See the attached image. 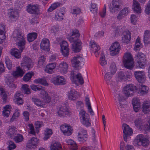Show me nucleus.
Masks as SVG:
<instances>
[{
    "label": "nucleus",
    "instance_id": "6",
    "mask_svg": "<svg viewBox=\"0 0 150 150\" xmlns=\"http://www.w3.org/2000/svg\"><path fill=\"white\" fill-rule=\"evenodd\" d=\"M40 94L42 99L40 100L37 98H35L34 100V102L37 106L44 107L47 104L50 102L51 98L48 96V93L45 90L41 91Z\"/></svg>",
    "mask_w": 150,
    "mask_h": 150
},
{
    "label": "nucleus",
    "instance_id": "4",
    "mask_svg": "<svg viewBox=\"0 0 150 150\" xmlns=\"http://www.w3.org/2000/svg\"><path fill=\"white\" fill-rule=\"evenodd\" d=\"M13 37L16 41L17 45L21 52L25 48V40L24 34L22 30L18 29L15 30L13 35Z\"/></svg>",
    "mask_w": 150,
    "mask_h": 150
},
{
    "label": "nucleus",
    "instance_id": "52",
    "mask_svg": "<svg viewBox=\"0 0 150 150\" xmlns=\"http://www.w3.org/2000/svg\"><path fill=\"white\" fill-rule=\"evenodd\" d=\"M140 39L138 37L136 40L134 50L136 51H139L142 47V45L140 43Z\"/></svg>",
    "mask_w": 150,
    "mask_h": 150
},
{
    "label": "nucleus",
    "instance_id": "37",
    "mask_svg": "<svg viewBox=\"0 0 150 150\" xmlns=\"http://www.w3.org/2000/svg\"><path fill=\"white\" fill-rule=\"evenodd\" d=\"M11 107L10 105H7L4 107L3 114L4 117H8L10 114Z\"/></svg>",
    "mask_w": 150,
    "mask_h": 150
},
{
    "label": "nucleus",
    "instance_id": "39",
    "mask_svg": "<svg viewBox=\"0 0 150 150\" xmlns=\"http://www.w3.org/2000/svg\"><path fill=\"white\" fill-rule=\"evenodd\" d=\"M11 55L17 59H19L21 57V52H20L16 48L12 49L11 51Z\"/></svg>",
    "mask_w": 150,
    "mask_h": 150
},
{
    "label": "nucleus",
    "instance_id": "23",
    "mask_svg": "<svg viewBox=\"0 0 150 150\" xmlns=\"http://www.w3.org/2000/svg\"><path fill=\"white\" fill-rule=\"evenodd\" d=\"M88 137V135L86 130L83 129L78 133V139L81 142H84L87 140Z\"/></svg>",
    "mask_w": 150,
    "mask_h": 150
},
{
    "label": "nucleus",
    "instance_id": "61",
    "mask_svg": "<svg viewBox=\"0 0 150 150\" xmlns=\"http://www.w3.org/2000/svg\"><path fill=\"white\" fill-rule=\"evenodd\" d=\"M59 28L57 26H53L51 27L50 32L52 33L55 35L58 32Z\"/></svg>",
    "mask_w": 150,
    "mask_h": 150
},
{
    "label": "nucleus",
    "instance_id": "2",
    "mask_svg": "<svg viewBox=\"0 0 150 150\" xmlns=\"http://www.w3.org/2000/svg\"><path fill=\"white\" fill-rule=\"evenodd\" d=\"M79 35V31L76 29H74L72 30L71 36L68 38L71 42H73L72 44L71 49L75 52H80L81 49V43L78 39Z\"/></svg>",
    "mask_w": 150,
    "mask_h": 150
},
{
    "label": "nucleus",
    "instance_id": "50",
    "mask_svg": "<svg viewBox=\"0 0 150 150\" xmlns=\"http://www.w3.org/2000/svg\"><path fill=\"white\" fill-rule=\"evenodd\" d=\"M30 87L33 90L35 91H42V90H44L41 86L33 84L31 85Z\"/></svg>",
    "mask_w": 150,
    "mask_h": 150
},
{
    "label": "nucleus",
    "instance_id": "48",
    "mask_svg": "<svg viewBox=\"0 0 150 150\" xmlns=\"http://www.w3.org/2000/svg\"><path fill=\"white\" fill-rule=\"evenodd\" d=\"M90 11L93 13H96L98 10V8L97 4H91L90 5Z\"/></svg>",
    "mask_w": 150,
    "mask_h": 150
},
{
    "label": "nucleus",
    "instance_id": "45",
    "mask_svg": "<svg viewBox=\"0 0 150 150\" xmlns=\"http://www.w3.org/2000/svg\"><path fill=\"white\" fill-rule=\"evenodd\" d=\"M34 82L36 83H40L45 86L48 85V83L47 81L45 79H42L39 78L35 79L34 80Z\"/></svg>",
    "mask_w": 150,
    "mask_h": 150
},
{
    "label": "nucleus",
    "instance_id": "30",
    "mask_svg": "<svg viewBox=\"0 0 150 150\" xmlns=\"http://www.w3.org/2000/svg\"><path fill=\"white\" fill-rule=\"evenodd\" d=\"M56 67L55 63H50L47 64L45 69V71L50 74L53 73Z\"/></svg>",
    "mask_w": 150,
    "mask_h": 150
},
{
    "label": "nucleus",
    "instance_id": "36",
    "mask_svg": "<svg viewBox=\"0 0 150 150\" xmlns=\"http://www.w3.org/2000/svg\"><path fill=\"white\" fill-rule=\"evenodd\" d=\"M132 8L137 13H140L141 12V9L140 5L136 0H133Z\"/></svg>",
    "mask_w": 150,
    "mask_h": 150
},
{
    "label": "nucleus",
    "instance_id": "57",
    "mask_svg": "<svg viewBox=\"0 0 150 150\" xmlns=\"http://www.w3.org/2000/svg\"><path fill=\"white\" fill-rule=\"evenodd\" d=\"M5 61L7 67L9 70H11L12 65V64L11 61L7 57H6Z\"/></svg>",
    "mask_w": 150,
    "mask_h": 150
},
{
    "label": "nucleus",
    "instance_id": "33",
    "mask_svg": "<svg viewBox=\"0 0 150 150\" xmlns=\"http://www.w3.org/2000/svg\"><path fill=\"white\" fill-rule=\"evenodd\" d=\"M16 131V128L13 126H10L6 132L7 135L10 137H12L15 134Z\"/></svg>",
    "mask_w": 150,
    "mask_h": 150
},
{
    "label": "nucleus",
    "instance_id": "31",
    "mask_svg": "<svg viewBox=\"0 0 150 150\" xmlns=\"http://www.w3.org/2000/svg\"><path fill=\"white\" fill-rule=\"evenodd\" d=\"M69 114V110L65 106L60 108L58 111V115L60 117L63 116L65 115H68Z\"/></svg>",
    "mask_w": 150,
    "mask_h": 150
},
{
    "label": "nucleus",
    "instance_id": "60",
    "mask_svg": "<svg viewBox=\"0 0 150 150\" xmlns=\"http://www.w3.org/2000/svg\"><path fill=\"white\" fill-rule=\"evenodd\" d=\"M20 110L18 109H16L15 110V112L11 119L12 121H13L15 119H16L17 117L19 116L20 114Z\"/></svg>",
    "mask_w": 150,
    "mask_h": 150
},
{
    "label": "nucleus",
    "instance_id": "26",
    "mask_svg": "<svg viewBox=\"0 0 150 150\" xmlns=\"http://www.w3.org/2000/svg\"><path fill=\"white\" fill-rule=\"evenodd\" d=\"M40 48L44 50L48 51L50 50V41L46 38L43 39L40 44Z\"/></svg>",
    "mask_w": 150,
    "mask_h": 150
},
{
    "label": "nucleus",
    "instance_id": "12",
    "mask_svg": "<svg viewBox=\"0 0 150 150\" xmlns=\"http://www.w3.org/2000/svg\"><path fill=\"white\" fill-rule=\"evenodd\" d=\"M147 140L142 134H139L137 136L134 141V144L136 146H145L147 145Z\"/></svg>",
    "mask_w": 150,
    "mask_h": 150
},
{
    "label": "nucleus",
    "instance_id": "43",
    "mask_svg": "<svg viewBox=\"0 0 150 150\" xmlns=\"http://www.w3.org/2000/svg\"><path fill=\"white\" fill-rule=\"evenodd\" d=\"M118 100L119 102V106H118V108H124L126 106L125 105L122 104L121 102L123 100H125L124 96L122 95L120 93H119L117 96Z\"/></svg>",
    "mask_w": 150,
    "mask_h": 150
},
{
    "label": "nucleus",
    "instance_id": "62",
    "mask_svg": "<svg viewBox=\"0 0 150 150\" xmlns=\"http://www.w3.org/2000/svg\"><path fill=\"white\" fill-rule=\"evenodd\" d=\"M28 129L30 130V133L33 135H35V133L33 125L32 124H29L28 125Z\"/></svg>",
    "mask_w": 150,
    "mask_h": 150
},
{
    "label": "nucleus",
    "instance_id": "40",
    "mask_svg": "<svg viewBox=\"0 0 150 150\" xmlns=\"http://www.w3.org/2000/svg\"><path fill=\"white\" fill-rule=\"evenodd\" d=\"M85 100L86 104L87 106L88 112L90 113L91 115H93L94 112H93L91 108V104L89 98L87 96H86L85 97Z\"/></svg>",
    "mask_w": 150,
    "mask_h": 150
},
{
    "label": "nucleus",
    "instance_id": "19",
    "mask_svg": "<svg viewBox=\"0 0 150 150\" xmlns=\"http://www.w3.org/2000/svg\"><path fill=\"white\" fill-rule=\"evenodd\" d=\"M8 15L9 18L12 21H16L18 18V13L17 10L10 9H9Z\"/></svg>",
    "mask_w": 150,
    "mask_h": 150
},
{
    "label": "nucleus",
    "instance_id": "46",
    "mask_svg": "<svg viewBox=\"0 0 150 150\" xmlns=\"http://www.w3.org/2000/svg\"><path fill=\"white\" fill-rule=\"evenodd\" d=\"M37 34L36 33H30L28 35V40L29 42L34 41L37 37Z\"/></svg>",
    "mask_w": 150,
    "mask_h": 150
},
{
    "label": "nucleus",
    "instance_id": "18",
    "mask_svg": "<svg viewBox=\"0 0 150 150\" xmlns=\"http://www.w3.org/2000/svg\"><path fill=\"white\" fill-rule=\"evenodd\" d=\"M120 0H112V4L110 7V12L113 13L118 11L120 6Z\"/></svg>",
    "mask_w": 150,
    "mask_h": 150
},
{
    "label": "nucleus",
    "instance_id": "10",
    "mask_svg": "<svg viewBox=\"0 0 150 150\" xmlns=\"http://www.w3.org/2000/svg\"><path fill=\"white\" fill-rule=\"evenodd\" d=\"M135 59L139 67L143 68L144 67L146 60L145 56L143 53L140 52L137 53L136 55Z\"/></svg>",
    "mask_w": 150,
    "mask_h": 150
},
{
    "label": "nucleus",
    "instance_id": "8",
    "mask_svg": "<svg viewBox=\"0 0 150 150\" xmlns=\"http://www.w3.org/2000/svg\"><path fill=\"white\" fill-rule=\"evenodd\" d=\"M123 62L125 67L129 69H132L134 67V60L130 53H125L123 57Z\"/></svg>",
    "mask_w": 150,
    "mask_h": 150
},
{
    "label": "nucleus",
    "instance_id": "55",
    "mask_svg": "<svg viewBox=\"0 0 150 150\" xmlns=\"http://www.w3.org/2000/svg\"><path fill=\"white\" fill-rule=\"evenodd\" d=\"M56 18L58 20H61L63 18L64 13L59 11L56 12L55 14Z\"/></svg>",
    "mask_w": 150,
    "mask_h": 150
},
{
    "label": "nucleus",
    "instance_id": "11",
    "mask_svg": "<svg viewBox=\"0 0 150 150\" xmlns=\"http://www.w3.org/2000/svg\"><path fill=\"white\" fill-rule=\"evenodd\" d=\"M134 124L137 127L142 128L146 131L150 130V118L147 120V122L146 125H143L142 121L141 118L136 119L134 121Z\"/></svg>",
    "mask_w": 150,
    "mask_h": 150
},
{
    "label": "nucleus",
    "instance_id": "47",
    "mask_svg": "<svg viewBox=\"0 0 150 150\" xmlns=\"http://www.w3.org/2000/svg\"><path fill=\"white\" fill-rule=\"evenodd\" d=\"M52 133V131L51 129H47L45 132V136L43 139L45 140H47L50 137Z\"/></svg>",
    "mask_w": 150,
    "mask_h": 150
},
{
    "label": "nucleus",
    "instance_id": "15",
    "mask_svg": "<svg viewBox=\"0 0 150 150\" xmlns=\"http://www.w3.org/2000/svg\"><path fill=\"white\" fill-rule=\"evenodd\" d=\"M122 128L123 131V138L125 141L127 142V137L133 133L132 129L129 125L126 124H123L122 126Z\"/></svg>",
    "mask_w": 150,
    "mask_h": 150
},
{
    "label": "nucleus",
    "instance_id": "25",
    "mask_svg": "<svg viewBox=\"0 0 150 150\" xmlns=\"http://www.w3.org/2000/svg\"><path fill=\"white\" fill-rule=\"evenodd\" d=\"M134 75L136 79L139 82L143 83L145 81V76L142 71L134 72Z\"/></svg>",
    "mask_w": 150,
    "mask_h": 150
},
{
    "label": "nucleus",
    "instance_id": "49",
    "mask_svg": "<svg viewBox=\"0 0 150 150\" xmlns=\"http://www.w3.org/2000/svg\"><path fill=\"white\" fill-rule=\"evenodd\" d=\"M34 74V73L32 72L28 73L23 77V80L25 81H28L31 79Z\"/></svg>",
    "mask_w": 150,
    "mask_h": 150
},
{
    "label": "nucleus",
    "instance_id": "24",
    "mask_svg": "<svg viewBox=\"0 0 150 150\" xmlns=\"http://www.w3.org/2000/svg\"><path fill=\"white\" fill-rule=\"evenodd\" d=\"M26 9L28 13L31 14H35L39 11V7L37 4L33 5L29 4L27 6Z\"/></svg>",
    "mask_w": 150,
    "mask_h": 150
},
{
    "label": "nucleus",
    "instance_id": "13",
    "mask_svg": "<svg viewBox=\"0 0 150 150\" xmlns=\"http://www.w3.org/2000/svg\"><path fill=\"white\" fill-rule=\"evenodd\" d=\"M74 72H71V74L70 79L73 83L77 84L79 83L82 84L84 83L83 80L80 73H78L75 76L74 74Z\"/></svg>",
    "mask_w": 150,
    "mask_h": 150
},
{
    "label": "nucleus",
    "instance_id": "51",
    "mask_svg": "<svg viewBox=\"0 0 150 150\" xmlns=\"http://www.w3.org/2000/svg\"><path fill=\"white\" fill-rule=\"evenodd\" d=\"M0 92L1 95L2 97L3 101L5 103L7 101V95L6 94L5 91L3 88H0Z\"/></svg>",
    "mask_w": 150,
    "mask_h": 150
},
{
    "label": "nucleus",
    "instance_id": "58",
    "mask_svg": "<svg viewBox=\"0 0 150 150\" xmlns=\"http://www.w3.org/2000/svg\"><path fill=\"white\" fill-rule=\"evenodd\" d=\"M130 9L129 7H125L122 9L120 12L123 15L125 16H126L128 13L130 12Z\"/></svg>",
    "mask_w": 150,
    "mask_h": 150
},
{
    "label": "nucleus",
    "instance_id": "17",
    "mask_svg": "<svg viewBox=\"0 0 150 150\" xmlns=\"http://www.w3.org/2000/svg\"><path fill=\"white\" fill-rule=\"evenodd\" d=\"M61 51L63 55L67 57L69 54V49L67 42L65 41H63L60 43Z\"/></svg>",
    "mask_w": 150,
    "mask_h": 150
},
{
    "label": "nucleus",
    "instance_id": "59",
    "mask_svg": "<svg viewBox=\"0 0 150 150\" xmlns=\"http://www.w3.org/2000/svg\"><path fill=\"white\" fill-rule=\"evenodd\" d=\"M22 88L25 94H28L30 93V90L27 84L23 85Z\"/></svg>",
    "mask_w": 150,
    "mask_h": 150
},
{
    "label": "nucleus",
    "instance_id": "63",
    "mask_svg": "<svg viewBox=\"0 0 150 150\" xmlns=\"http://www.w3.org/2000/svg\"><path fill=\"white\" fill-rule=\"evenodd\" d=\"M133 105H141L140 100L138 98H134L132 101Z\"/></svg>",
    "mask_w": 150,
    "mask_h": 150
},
{
    "label": "nucleus",
    "instance_id": "29",
    "mask_svg": "<svg viewBox=\"0 0 150 150\" xmlns=\"http://www.w3.org/2000/svg\"><path fill=\"white\" fill-rule=\"evenodd\" d=\"M142 112L144 113H149L150 112V101H144L142 105Z\"/></svg>",
    "mask_w": 150,
    "mask_h": 150
},
{
    "label": "nucleus",
    "instance_id": "56",
    "mask_svg": "<svg viewBox=\"0 0 150 150\" xmlns=\"http://www.w3.org/2000/svg\"><path fill=\"white\" fill-rule=\"evenodd\" d=\"M15 141L16 143L21 142L23 139V136L21 134H18L14 137V138Z\"/></svg>",
    "mask_w": 150,
    "mask_h": 150
},
{
    "label": "nucleus",
    "instance_id": "14",
    "mask_svg": "<svg viewBox=\"0 0 150 150\" xmlns=\"http://www.w3.org/2000/svg\"><path fill=\"white\" fill-rule=\"evenodd\" d=\"M121 49L119 43L115 42L112 44L110 48V53L112 56H115L119 54Z\"/></svg>",
    "mask_w": 150,
    "mask_h": 150
},
{
    "label": "nucleus",
    "instance_id": "27",
    "mask_svg": "<svg viewBox=\"0 0 150 150\" xmlns=\"http://www.w3.org/2000/svg\"><path fill=\"white\" fill-rule=\"evenodd\" d=\"M68 98L71 100H74L77 99L79 97V94L75 89H71L68 93Z\"/></svg>",
    "mask_w": 150,
    "mask_h": 150
},
{
    "label": "nucleus",
    "instance_id": "38",
    "mask_svg": "<svg viewBox=\"0 0 150 150\" xmlns=\"http://www.w3.org/2000/svg\"><path fill=\"white\" fill-rule=\"evenodd\" d=\"M66 142L68 145L71 146V148L74 150L77 149L78 146L75 142L72 139H69L66 140Z\"/></svg>",
    "mask_w": 150,
    "mask_h": 150
},
{
    "label": "nucleus",
    "instance_id": "16",
    "mask_svg": "<svg viewBox=\"0 0 150 150\" xmlns=\"http://www.w3.org/2000/svg\"><path fill=\"white\" fill-rule=\"evenodd\" d=\"M21 65V67H23V68H27L28 69H30L33 67V63L30 58L25 56L23 58Z\"/></svg>",
    "mask_w": 150,
    "mask_h": 150
},
{
    "label": "nucleus",
    "instance_id": "42",
    "mask_svg": "<svg viewBox=\"0 0 150 150\" xmlns=\"http://www.w3.org/2000/svg\"><path fill=\"white\" fill-rule=\"evenodd\" d=\"M112 30L114 31L115 34L119 33L120 32H122L124 29V27L121 26H116L114 25L112 26Z\"/></svg>",
    "mask_w": 150,
    "mask_h": 150
},
{
    "label": "nucleus",
    "instance_id": "53",
    "mask_svg": "<svg viewBox=\"0 0 150 150\" xmlns=\"http://www.w3.org/2000/svg\"><path fill=\"white\" fill-rule=\"evenodd\" d=\"M99 63L102 66H104L107 64V62L105 59V57L104 54H102L101 55Z\"/></svg>",
    "mask_w": 150,
    "mask_h": 150
},
{
    "label": "nucleus",
    "instance_id": "64",
    "mask_svg": "<svg viewBox=\"0 0 150 150\" xmlns=\"http://www.w3.org/2000/svg\"><path fill=\"white\" fill-rule=\"evenodd\" d=\"M13 100L15 103L18 105L22 104L23 102V100L21 98L13 99Z\"/></svg>",
    "mask_w": 150,
    "mask_h": 150
},
{
    "label": "nucleus",
    "instance_id": "3",
    "mask_svg": "<svg viewBox=\"0 0 150 150\" xmlns=\"http://www.w3.org/2000/svg\"><path fill=\"white\" fill-rule=\"evenodd\" d=\"M117 70V67L115 63L111 62L110 64L109 71L106 73L105 75V80L108 85H110L111 88L114 91L116 88L115 83L114 82H111L112 76L114 75Z\"/></svg>",
    "mask_w": 150,
    "mask_h": 150
},
{
    "label": "nucleus",
    "instance_id": "21",
    "mask_svg": "<svg viewBox=\"0 0 150 150\" xmlns=\"http://www.w3.org/2000/svg\"><path fill=\"white\" fill-rule=\"evenodd\" d=\"M52 82L55 85H60L65 84L66 80L63 77L58 76L52 79Z\"/></svg>",
    "mask_w": 150,
    "mask_h": 150
},
{
    "label": "nucleus",
    "instance_id": "34",
    "mask_svg": "<svg viewBox=\"0 0 150 150\" xmlns=\"http://www.w3.org/2000/svg\"><path fill=\"white\" fill-rule=\"evenodd\" d=\"M131 39L130 33L128 30H127L125 33H124L123 36L122 37V42L126 44H127L130 41Z\"/></svg>",
    "mask_w": 150,
    "mask_h": 150
},
{
    "label": "nucleus",
    "instance_id": "44",
    "mask_svg": "<svg viewBox=\"0 0 150 150\" xmlns=\"http://www.w3.org/2000/svg\"><path fill=\"white\" fill-rule=\"evenodd\" d=\"M51 150H61L62 148L61 144L58 142H55L50 146Z\"/></svg>",
    "mask_w": 150,
    "mask_h": 150
},
{
    "label": "nucleus",
    "instance_id": "9",
    "mask_svg": "<svg viewBox=\"0 0 150 150\" xmlns=\"http://www.w3.org/2000/svg\"><path fill=\"white\" fill-rule=\"evenodd\" d=\"M83 60V58L79 56H75L71 60L72 65L73 67L79 69L84 65Z\"/></svg>",
    "mask_w": 150,
    "mask_h": 150
},
{
    "label": "nucleus",
    "instance_id": "7",
    "mask_svg": "<svg viewBox=\"0 0 150 150\" xmlns=\"http://www.w3.org/2000/svg\"><path fill=\"white\" fill-rule=\"evenodd\" d=\"M79 115L81 122L83 125L87 127L91 125L89 116L84 110H80Z\"/></svg>",
    "mask_w": 150,
    "mask_h": 150
},
{
    "label": "nucleus",
    "instance_id": "32",
    "mask_svg": "<svg viewBox=\"0 0 150 150\" xmlns=\"http://www.w3.org/2000/svg\"><path fill=\"white\" fill-rule=\"evenodd\" d=\"M5 25L0 23V43L2 42L3 40L5 38Z\"/></svg>",
    "mask_w": 150,
    "mask_h": 150
},
{
    "label": "nucleus",
    "instance_id": "5",
    "mask_svg": "<svg viewBox=\"0 0 150 150\" xmlns=\"http://www.w3.org/2000/svg\"><path fill=\"white\" fill-rule=\"evenodd\" d=\"M23 70L20 67H17L16 70L13 71L12 73L13 77L10 76L7 77L5 80L6 83L7 85L10 88H15L16 86L13 83L14 78H17L22 77L24 74Z\"/></svg>",
    "mask_w": 150,
    "mask_h": 150
},
{
    "label": "nucleus",
    "instance_id": "22",
    "mask_svg": "<svg viewBox=\"0 0 150 150\" xmlns=\"http://www.w3.org/2000/svg\"><path fill=\"white\" fill-rule=\"evenodd\" d=\"M60 129L63 133L66 135L70 136L72 133L71 127L67 125H62L60 126Z\"/></svg>",
    "mask_w": 150,
    "mask_h": 150
},
{
    "label": "nucleus",
    "instance_id": "20",
    "mask_svg": "<svg viewBox=\"0 0 150 150\" xmlns=\"http://www.w3.org/2000/svg\"><path fill=\"white\" fill-rule=\"evenodd\" d=\"M39 143V140L37 138L33 137L26 144V147L28 148L31 149L36 147Z\"/></svg>",
    "mask_w": 150,
    "mask_h": 150
},
{
    "label": "nucleus",
    "instance_id": "35",
    "mask_svg": "<svg viewBox=\"0 0 150 150\" xmlns=\"http://www.w3.org/2000/svg\"><path fill=\"white\" fill-rule=\"evenodd\" d=\"M59 67L60 71L62 73L66 74L67 73L68 65L66 62H61L59 64Z\"/></svg>",
    "mask_w": 150,
    "mask_h": 150
},
{
    "label": "nucleus",
    "instance_id": "41",
    "mask_svg": "<svg viewBox=\"0 0 150 150\" xmlns=\"http://www.w3.org/2000/svg\"><path fill=\"white\" fill-rule=\"evenodd\" d=\"M150 40V31L146 30L144 34V42L145 44H148Z\"/></svg>",
    "mask_w": 150,
    "mask_h": 150
},
{
    "label": "nucleus",
    "instance_id": "54",
    "mask_svg": "<svg viewBox=\"0 0 150 150\" xmlns=\"http://www.w3.org/2000/svg\"><path fill=\"white\" fill-rule=\"evenodd\" d=\"M60 3L59 2H56L51 4V6L47 9L48 11L51 12L55 9L58 7L60 6Z\"/></svg>",
    "mask_w": 150,
    "mask_h": 150
},
{
    "label": "nucleus",
    "instance_id": "1",
    "mask_svg": "<svg viewBox=\"0 0 150 150\" xmlns=\"http://www.w3.org/2000/svg\"><path fill=\"white\" fill-rule=\"evenodd\" d=\"M149 90V87L144 85H141L139 86L138 88L137 89L136 86L129 84L124 88L123 91L125 96L128 97L132 96L133 93L136 91H137L138 93L141 95H145L148 93Z\"/></svg>",
    "mask_w": 150,
    "mask_h": 150
},
{
    "label": "nucleus",
    "instance_id": "28",
    "mask_svg": "<svg viewBox=\"0 0 150 150\" xmlns=\"http://www.w3.org/2000/svg\"><path fill=\"white\" fill-rule=\"evenodd\" d=\"M90 50L93 51L94 53H99V51L100 49V46L94 41L91 40L90 42Z\"/></svg>",
    "mask_w": 150,
    "mask_h": 150
}]
</instances>
